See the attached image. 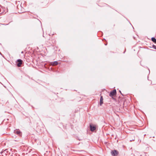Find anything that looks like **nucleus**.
<instances>
[{"label":"nucleus","instance_id":"obj_8","mask_svg":"<svg viewBox=\"0 0 156 156\" xmlns=\"http://www.w3.org/2000/svg\"><path fill=\"white\" fill-rule=\"evenodd\" d=\"M151 40L154 42L156 43V39L154 37H152L151 38Z\"/></svg>","mask_w":156,"mask_h":156},{"label":"nucleus","instance_id":"obj_4","mask_svg":"<svg viewBox=\"0 0 156 156\" xmlns=\"http://www.w3.org/2000/svg\"><path fill=\"white\" fill-rule=\"evenodd\" d=\"M50 64L52 66H55L58 64V62L57 61H55L53 62H51Z\"/></svg>","mask_w":156,"mask_h":156},{"label":"nucleus","instance_id":"obj_6","mask_svg":"<svg viewBox=\"0 0 156 156\" xmlns=\"http://www.w3.org/2000/svg\"><path fill=\"white\" fill-rule=\"evenodd\" d=\"M14 133H15L19 135H20V132L19 130H16L14 131Z\"/></svg>","mask_w":156,"mask_h":156},{"label":"nucleus","instance_id":"obj_9","mask_svg":"<svg viewBox=\"0 0 156 156\" xmlns=\"http://www.w3.org/2000/svg\"><path fill=\"white\" fill-rule=\"evenodd\" d=\"M24 12L23 8H22V9L21 11H19V13H22Z\"/></svg>","mask_w":156,"mask_h":156},{"label":"nucleus","instance_id":"obj_2","mask_svg":"<svg viewBox=\"0 0 156 156\" xmlns=\"http://www.w3.org/2000/svg\"><path fill=\"white\" fill-rule=\"evenodd\" d=\"M116 90H114L112 91L111 92L109 95L110 96H113L116 94Z\"/></svg>","mask_w":156,"mask_h":156},{"label":"nucleus","instance_id":"obj_7","mask_svg":"<svg viewBox=\"0 0 156 156\" xmlns=\"http://www.w3.org/2000/svg\"><path fill=\"white\" fill-rule=\"evenodd\" d=\"M103 98L102 96H101L100 99V105H101L103 104Z\"/></svg>","mask_w":156,"mask_h":156},{"label":"nucleus","instance_id":"obj_5","mask_svg":"<svg viewBox=\"0 0 156 156\" xmlns=\"http://www.w3.org/2000/svg\"><path fill=\"white\" fill-rule=\"evenodd\" d=\"M90 130L91 131H93L94 130L96 129V128L95 126L91 125L90 126Z\"/></svg>","mask_w":156,"mask_h":156},{"label":"nucleus","instance_id":"obj_1","mask_svg":"<svg viewBox=\"0 0 156 156\" xmlns=\"http://www.w3.org/2000/svg\"><path fill=\"white\" fill-rule=\"evenodd\" d=\"M111 155L112 156H116L119 154V152L118 151L116 150H114L112 151L111 152Z\"/></svg>","mask_w":156,"mask_h":156},{"label":"nucleus","instance_id":"obj_10","mask_svg":"<svg viewBox=\"0 0 156 156\" xmlns=\"http://www.w3.org/2000/svg\"><path fill=\"white\" fill-rule=\"evenodd\" d=\"M18 9H19L20 8H21V6H19V7H18Z\"/></svg>","mask_w":156,"mask_h":156},{"label":"nucleus","instance_id":"obj_3","mask_svg":"<svg viewBox=\"0 0 156 156\" xmlns=\"http://www.w3.org/2000/svg\"><path fill=\"white\" fill-rule=\"evenodd\" d=\"M17 62L18 63L17 64V66L18 67H20L22 64V61L21 60L19 59L17 60Z\"/></svg>","mask_w":156,"mask_h":156}]
</instances>
